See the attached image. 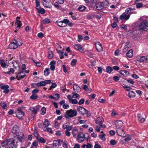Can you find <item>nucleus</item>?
<instances>
[{
	"mask_svg": "<svg viewBox=\"0 0 148 148\" xmlns=\"http://www.w3.org/2000/svg\"><path fill=\"white\" fill-rule=\"evenodd\" d=\"M15 26L16 29H18L21 26V22L19 20V18L17 17L16 19Z\"/></svg>",
	"mask_w": 148,
	"mask_h": 148,
	"instance_id": "20",
	"label": "nucleus"
},
{
	"mask_svg": "<svg viewBox=\"0 0 148 148\" xmlns=\"http://www.w3.org/2000/svg\"><path fill=\"white\" fill-rule=\"evenodd\" d=\"M137 60L140 62H148V56H138L136 58Z\"/></svg>",
	"mask_w": 148,
	"mask_h": 148,
	"instance_id": "7",
	"label": "nucleus"
},
{
	"mask_svg": "<svg viewBox=\"0 0 148 148\" xmlns=\"http://www.w3.org/2000/svg\"><path fill=\"white\" fill-rule=\"evenodd\" d=\"M80 89V87L76 84L73 85V90L75 92L78 91Z\"/></svg>",
	"mask_w": 148,
	"mask_h": 148,
	"instance_id": "33",
	"label": "nucleus"
},
{
	"mask_svg": "<svg viewBox=\"0 0 148 148\" xmlns=\"http://www.w3.org/2000/svg\"><path fill=\"white\" fill-rule=\"evenodd\" d=\"M67 98L69 99V102L73 104H75L78 103V101L76 99H73L70 95H68Z\"/></svg>",
	"mask_w": 148,
	"mask_h": 148,
	"instance_id": "17",
	"label": "nucleus"
},
{
	"mask_svg": "<svg viewBox=\"0 0 148 148\" xmlns=\"http://www.w3.org/2000/svg\"><path fill=\"white\" fill-rule=\"evenodd\" d=\"M90 1L91 4L92 5V6L95 5L97 3L96 0H90Z\"/></svg>",
	"mask_w": 148,
	"mask_h": 148,
	"instance_id": "62",
	"label": "nucleus"
},
{
	"mask_svg": "<svg viewBox=\"0 0 148 148\" xmlns=\"http://www.w3.org/2000/svg\"><path fill=\"white\" fill-rule=\"evenodd\" d=\"M44 75L45 76H48L50 73L49 69V68H46L44 71Z\"/></svg>",
	"mask_w": 148,
	"mask_h": 148,
	"instance_id": "35",
	"label": "nucleus"
},
{
	"mask_svg": "<svg viewBox=\"0 0 148 148\" xmlns=\"http://www.w3.org/2000/svg\"><path fill=\"white\" fill-rule=\"evenodd\" d=\"M74 49L77 51H80L81 52H84V50L82 47L81 45L79 44H77L74 46Z\"/></svg>",
	"mask_w": 148,
	"mask_h": 148,
	"instance_id": "13",
	"label": "nucleus"
},
{
	"mask_svg": "<svg viewBox=\"0 0 148 148\" xmlns=\"http://www.w3.org/2000/svg\"><path fill=\"white\" fill-rule=\"evenodd\" d=\"M53 5L55 8H60L61 7L60 5L59 4V3L57 2H55L53 4Z\"/></svg>",
	"mask_w": 148,
	"mask_h": 148,
	"instance_id": "55",
	"label": "nucleus"
},
{
	"mask_svg": "<svg viewBox=\"0 0 148 148\" xmlns=\"http://www.w3.org/2000/svg\"><path fill=\"white\" fill-rule=\"evenodd\" d=\"M56 64V62L54 60L51 61L50 64V69L52 71H54L55 69V65Z\"/></svg>",
	"mask_w": 148,
	"mask_h": 148,
	"instance_id": "24",
	"label": "nucleus"
},
{
	"mask_svg": "<svg viewBox=\"0 0 148 148\" xmlns=\"http://www.w3.org/2000/svg\"><path fill=\"white\" fill-rule=\"evenodd\" d=\"M38 98L36 94L32 95L30 97V98L31 99H35Z\"/></svg>",
	"mask_w": 148,
	"mask_h": 148,
	"instance_id": "50",
	"label": "nucleus"
},
{
	"mask_svg": "<svg viewBox=\"0 0 148 148\" xmlns=\"http://www.w3.org/2000/svg\"><path fill=\"white\" fill-rule=\"evenodd\" d=\"M139 29L140 30H148L147 22L146 20H144L139 25Z\"/></svg>",
	"mask_w": 148,
	"mask_h": 148,
	"instance_id": "4",
	"label": "nucleus"
},
{
	"mask_svg": "<svg viewBox=\"0 0 148 148\" xmlns=\"http://www.w3.org/2000/svg\"><path fill=\"white\" fill-rule=\"evenodd\" d=\"M133 51L131 49L129 51L126 53L127 56L129 58H131L133 56Z\"/></svg>",
	"mask_w": 148,
	"mask_h": 148,
	"instance_id": "28",
	"label": "nucleus"
},
{
	"mask_svg": "<svg viewBox=\"0 0 148 148\" xmlns=\"http://www.w3.org/2000/svg\"><path fill=\"white\" fill-rule=\"evenodd\" d=\"M119 73L125 77L127 76L129 74V72L126 70H121L119 71Z\"/></svg>",
	"mask_w": 148,
	"mask_h": 148,
	"instance_id": "25",
	"label": "nucleus"
},
{
	"mask_svg": "<svg viewBox=\"0 0 148 148\" xmlns=\"http://www.w3.org/2000/svg\"><path fill=\"white\" fill-rule=\"evenodd\" d=\"M9 47L11 49H14L17 47V46L15 41L12 42L11 44L9 45Z\"/></svg>",
	"mask_w": 148,
	"mask_h": 148,
	"instance_id": "22",
	"label": "nucleus"
},
{
	"mask_svg": "<svg viewBox=\"0 0 148 148\" xmlns=\"http://www.w3.org/2000/svg\"><path fill=\"white\" fill-rule=\"evenodd\" d=\"M62 146L64 148H67V143L66 141H64L63 142Z\"/></svg>",
	"mask_w": 148,
	"mask_h": 148,
	"instance_id": "58",
	"label": "nucleus"
},
{
	"mask_svg": "<svg viewBox=\"0 0 148 148\" xmlns=\"http://www.w3.org/2000/svg\"><path fill=\"white\" fill-rule=\"evenodd\" d=\"M103 121V119L101 116H99L95 120V122L96 124L102 126V124Z\"/></svg>",
	"mask_w": 148,
	"mask_h": 148,
	"instance_id": "16",
	"label": "nucleus"
},
{
	"mask_svg": "<svg viewBox=\"0 0 148 148\" xmlns=\"http://www.w3.org/2000/svg\"><path fill=\"white\" fill-rule=\"evenodd\" d=\"M123 122L120 120L115 121L114 122V124L115 125V128L117 129L122 127L123 125Z\"/></svg>",
	"mask_w": 148,
	"mask_h": 148,
	"instance_id": "12",
	"label": "nucleus"
},
{
	"mask_svg": "<svg viewBox=\"0 0 148 148\" xmlns=\"http://www.w3.org/2000/svg\"><path fill=\"white\" fill-rule=\"evenodd\" d=\"M72 94L73 95L72 97V98L76 99L80 97V95L76 93L73 92L72 93Z\"/></svg>",
	"mask_w": 148,
	"mask_h": 148,
	"instance_id": "43",
	"label": "nucleus"
},
{
	"mask_svg": "<svg viewBox=\"0 0 148 148\" xmlns=\"http://www.w3.org/2000/svg\"><path fill=\"white\" fill-rule=\"evenodd\" d=\"M103 4H104V5H106V6L109 5H110V3H109V2H108V1L107 0H105L103 1Z\"/></svg>",
	"mask_w": 148,
	"mask_h": 148,
	"instance_id": "59",
	"label": "nucleus"
},
{
	"mask_svg": "<svg viewBox=\"0 0 148 148\" xmlns=\"http://www.w3.org/2000/svg\"><path fill=\"white\" fill-rule=\"evenodd\" d=\"M46 112V109L45 107H43L41 110V114L42 115H44Z\"/></svg>",
	"mask_w": 148,
	"mask_h": 148,
	"instance_id": "45",
	"label": "nucleus"
},
{
	"mask_svg": "<svg viewBox=\"0 0 148 148\" xmlns=\"http://www.w3.org/2000/svg\"><path fill=\"white\" fill-rule=\"evenodd\" d=\"M116 129V132L118 135L120 136H122L124 134V132L122 127Z\"/></svg>",
	"mask_w": 148,
	"mask_h": 148,
	"instance_id": "15",
	"label": "nucleus"
},
{
	"mask_svg": "<svg viewBox=\"0 0 148 148\" xmlns=\"http://www.w3.org/2000/svg\"><path fill=\"white\" fill-rule=\"evenodd\" d=\"M82 88L85 90L86 91H87L88 90V86L86 85H83Z\"/></svg>",
	"mask_w": 148,
	"mask_h": 148,
	"instance_id": "63",
	"label": "nucleus"
},
{
	"mask_svg": "<svg viewBox=\"0 0 148 148\" xmlns=\"http://www.w3.org/2000/svg\"><path fill=\"white\" fill-rule=\"evenodd\" d=\"M9 88V86L7 85L2 86L1 87V89L3 90L8 89Z\"/></svg>",
	"mask_w": 148,
	"mask_h": 148,
	"instance_id": "60",
	"label": "nucleus"
},
{
	"mask_svg": "<svg viewBox=\"0 0 148 148\" xmlns=\"http://www.w3.org/2000/svg\"><path fill=\"white\" fill-rule=\"evenodd\" d=\"M113 69L110 66H107L106 69V71L108 73H110L113 71Z\"/></svg>",
	"mask_w": 148,
	"mask_h": 148,
	"instance_id": "42",
	"label": "nucleus"
},
{
	"mask_svg": "<svg viewBox=\"0 0 148 148\" xmlns=\"http://www.w3.org/2000/svg\"><path fill=\"white\" fill-rule=\"evenodd\" d=\"M58 25L60 27H64L66 26L67 25L69 26L72 27L73 25V24L70 22L67 19H64L63 21H56Z\"/></svg>",
	"mask_w": 148,
	"mask_h": 148,
	"instance_id": "1",
	"label": "nucleus"
},
{
	"mask_svg": "<svg viewBox=\"0 0 148 148\" xmlns=\"http://www.w3.org/2000/svg\"><path fill=\"white\" fill-rule=\"evenodd\" d=\"M130 17V15L126 14L125 13H123L120 16V18L121 20L124 19L125 20H128Z\"/></svg>",
	"mask_w": 148,
	"mask_h": 148,
	"instance_id": "19",
	"label": "nucleus"
},
{
	"mask_svg": "<svg viewBox=\"0 0 148 148\" xmlns=\"http://www.w3.org/2000/svg\"><path fill=\"white\" fill-rule=\"evenodd\" d=\"M0 105L3 109H6L7 108V106L6 103L1 101L0 103Z\"/></svg>",
	"mask_w": 148,
	"mask_h": 148,
	"instance_id": "30",
	"label": "nucleus"
},
{
	"mask_svg": "<svg viewBox=\"0 0 148 148\" xmlns=\"http://www.w3.org/2000/svg\"><path fill=\"white\" fill-rule=\"evenodd\" d=\"M16 44L17 45L21 46L22 44V41L20 39H18L16 41L14 40Z\"/></svg>",
	"mask_w": 148,
	"mask_h": 148,
	"instance_id": "38",
	"label": "nucleus"
},
{
	"mask_svg": "<svg viewBox=\"0 0 148 148\" xmlns=\"http://www.w3.org/2000/svg\"><path fill=\"white\" fill-rule=\"evenodd\" d=\"M131 138L130 136L125 137L124 139L122 140V142L124 144H126V142L130 141L131 140Z\"/></svg>",
	"mask_w": 148,
	"mask_h": 148,
	"instance_id": "31",
	"label": "nucleus"
},
{
	"mask_svg": "<svg viewBox=\"0 0 148 148\" xmlns=\"http://www.w3.org/2000/svg\"><path fill=\"white\" fill-rule=\"evenodd\" d=\"M37 140L39 142L42 143H46V140L41 137H40L39 138H37Z\"/></svg>",
	"mask_w": 148,
	"mask_h": 148,
	"instance_id": "36",
	"label": "nucleus"
},
{
	"mask_svg": "<svg viewBox=\"0 0 148 148\" xmlns=\"http://www.w3.org/2000/svg\"><path fill=\"white\" fill-rule=\"evenodd\" d=\"M38 143L36 142H34L32 143V147L33 148H37V146L38 145Z\"/></svg>",
	"mask_w": 148,
	"mask_h": 148,
	"instance_id": "52",
	"label": "nucleus"
},
{
	"mask_svg": "<svg viewBox=\"0 0 148 148\" xmlns=\"http://www.w3.org/2000/svg\"><path fill=\"white\" fill-rule=\"evenodd\" d=\"M50 22L48 18H45L43 21L44 24H46L49 23Z\"/></svg>",
	"mask_w": 148,
	"mask_h": 148,
	"instance_id": "56",
	"label": "nucleus"
},
{
	"mask_svg": "<svg viewBox=\"0 0 148 148\" xmlns=\"http://www.w3.org/2000/svg\"><path fill=\"white\" fill-rule=\"evenodd\" d=\"M8 146L7 140H5L0 144V148H6Z\"/></svg>",
	"mask_w": 148,
	"mask_h": 148,
	"instance_id": "26",
	"label": "nucleus"
},
{
	"mask_svg": "<svg viewBox=\"0 0 148 148\" xmlns=\"http://www.w3.org/2000/svg\"><path fill=\"white\" fill-rule=\"evenodd\" d=\"M123 87L127 91H130L132 89L129 86H123Z\"/></svg>",
	"mask_w": 148,
	"mask_h": 148,
	"instance_id": "51",
	"label": "nucleus"
},
{
	"mask_svg": "<svg viewBox=\"0 0 148 148\" xmlns=\"http://www.w3.org/2000/svg\"><path fill=\"white\" fill-rule=\"evenodd\" d=\"M38 12L42 14H44L45 13V10L43 8H40L38 11Z\"/></svg>",
	"mask_w": 148,
	"mask_h": 148,
	"instance_id": "57",
	"label": "nucleus"
},
{
	"mask_svg": "<svg viewBox=\"0 0 148 148\" xmlns=\"http://www.w3.org/2000/svg\"><path fill=\"white\" fill-rule=\"evenodd\" d=\"M104 6V4L103 2H99L97 4L96 9L98 10H101L103 8Z\"/></svg>",
	"mask_w": 148,
	"mask_h": 148,
	"instance_id": "21",
	"label": "nucleus"
},
{
	"mask_svg": "<svg viewBox=\"0 0 148 148\" xmlns=\"http://www.w3.org/2000/svg\"><path fill=\"white\" fill-rule=\"evenodd\" d=\"M17 110V117L20 119H23L25 115L24 113L22 111V109L20 108H18Z\"/></svg>",
	"mask_w": 148,
	"mask_h": 148,
	"instance_id": "8",
	"label": "nucleus"
},
{
	"mask_svg": "<svg viewBox=\"0 0 148 148\" xmlns=\"http://www.w3.org/2000/svg\"><path fill=\"white\" fill-rule=\"evenodd\" d=\"M77 110L79 112L82 114H87L88 112V111L85 108L80 106L77 107Z\"/></svg>",
	"mask_w": 148,
	"mask_h": 148,
	"instance_id": "10",
	"label": "nucleus"
},
{
	"mask_svg": "<svg viewBox=\"0 0 148 148\" xmlns=\"http://www.w3.org/2000/svg\"><path fill=\"white\" fill-rule=\"evenodd\" d=\"M11 132L14 137H15L19 133V127L17 125H14L12 128Z\"/></svg>",
	"mask_w": 148,
	"mask_h": 148,
	"instance_id": "6",
	"label": "nucleus"
},
{
	"mask_svg": "<svg viewBox=\"0 0 148 148\" xmlns=\"http://www.w3.org/2000/svg\"><path fill=\"white\" fill-rule=\"evenodd\" d=\"M72 132L73 136L75 137L78 133V131L77 128L75 127L72 129Z\"/></svg>",
	"mask_w": 148,
	"mask_h": 148,
	"instance_id": "27",
	"label": "nucleus"
},
{
	"mask_svg": "<svg viewBox=\"0 0 148 148\" xmlns=\"http://www.w3.org/2000/svg\"><path fill=\"white\" fill-rule=\"evenodd\" d=\"M36 85L38 87L45 86V82H44V81H40L39 82H38L36 83Z\"/></svg>",
	"mask_w": 148,
	"mask_h": 148,
	"instance_id": "34",
	"label": "nucleus"
},
{
	"mask_svg": "<svg viewBox=\"0 0 148 148\" xmlns=\"http://www.w3.org/2000/svg\"><path fill=\"white\" fill-rule=\"evenodd\" d=\"M105 134H103L101 135H100L99 136V138L101 139L102 140H105L106 138L105 137Z\"/></svg>",
	"mask_w": 148,
	"mask_h": 148,
	"instance_id": "47",
	"label": "nucleus"
},
{
	"mask_svg": "<svg viewBox=\"0 0 148 148\" xmlns=\"http://www.w3.org/2000/svg\"><path fill=\"white\" fill-rule=\"evenodd\" d=\"M135 93L133 91H131L129 93V96L131 98L134 97Z\"/></svg>",
	"mask_w": 148,
	"mask_h": 148,
	"instance_id": "46",
	"label": "nucleus"
},
{
	"mask_svg": "<svg viewBox=\"0 0 148 148\" xmlns=\"http://www.w3.org/2000/svg\"><path fill=\"white\" fill-rule=\"evenodd\" d=\"M110 143L113 145H114L116 143V141L114 140H112L110 142Z\"/></svg>",
	"mask_w": 148,
	"mask_h": 148,
	"instance_id": "64",
	"label": "nucleus"
},
{
	"mask_svg": "<svg viewBox=\"0 0 148 148\" xmlns=\"http://www.w3.org/2000/svg\"><path fill=\"white\" fill-rule=\"evenodd\" d=\"M53 96L54 99L56 100L58 99L60 97L59 94L58 93L54 95Z\"/></svg>",
	"mask_w": 148,
	"mask_h": 148,
	"instance_id": "54",
	"label": "nucleus"
},
{
	"mask_svg": "<svg viewBox=\"0 0 148 148\" xmlns=\"http://www.w3.org/2000/svg\"><path fill=\"white\" fill-rule=\"evenodd\" d=\"M137 117L138 120L140 123H143L145 121V119L142 117V115L140 114H137Z\"/></svg>",
	"mask_w": 148,
	"mask_h": 148,
	"instance_id": "23",
	"label": "nucleus"
},
{
	"mask_svg": "<svg viewBox=\"0 0 148 148\" xmlns=\"http://www.w3.org/2000/svg\"><path fill=\"white\" fill-rule=\"evenodd\" d=\"M95 47L96 49L98 52L103 50L102 45L99 42H96Z\"/></svg>",
	"mask_w": 148,
	"mask_h": 148,
	"instance_id": "18",
	"label": "nucleus"
},
{
	"mask_svg": "<svg viewBox=\"0 0 148 148\" xmlns=\"http://www.w3.org/2000/svg\"><path fill=\"white\" fill-rule=\"evenodd\" d=\"M41 3L45 7L48 8H51L53 5L51 0H42Z\"/></svg>",
	"mask_w": 148,
	"mask_h": 148,
	"instance_id": "5",
	"label": "nucleus"
},
{
	"mask_svg": "<svg viewBox=\"0 0 148 148\" xmlns=\"http://www.w3.org/2000/svg\"><path fill=\"white\" fill-rule=\"evenodd\" d=\"M0 64L2 67L6 68L9 65V62L7 60L1 59L0 60Z\"/></svg>",
	"mask_w": 148,
	"mask_h": 148,
	"instance_id": "9",
	"label": "nucleus"
},
{
	"mask_svg": "<svg viewBox=\"0 0 148 148\" xmlns=\"http://www.w3.org/2000/svg\"><path fill=\"white\" fill-rule=\"evenodd\" d=\"M42 129L44 131L48 132L51 134L53 133L52 130L51 128L45 127H43Z\"/></svg>",
	"mask_w": 148,
	"mask_h": 148,
	"instance_id": "29",
	"label": "nucleus"
},
{
	"mask_svg": "<svg viewBox=\"0 0 148 148\" xmlns=\"http://www.w3.org/2000/svg\"><path fill=\"white\" fill-rule=\"evenodd\" d=\"M57 52L58 53L60 58H62L64 57V52L60 50H57Z\"/></svg>",
	"mask_w": 148,
	"mask_h": 148,
	"instance_id": "40",
	"label": "nucleus"
},
{
	"mask_svg": "<svg viewBox=\"0 0 148 148\" xmlns=\"http://www.w3.org/2000/svg\"><path fill=\"white\" fill-rule=\"evenodd\" d=\"M127 81L129 83L132 84V86H133L134 83V82L132 79H127Z\"/></svg>",
	"mask_w": 148,
	"mask_h": 148,
	"instance_id": "61",
	"label": "nucleus"
},
{
	"mask_svg": "<svg viewBox=\"0 0 148 148\" xmlns=\"http://www.w3.org/2000/svg\"><path fill=\"white\" fill-rule=\"evenodd\" d=\"M8 146V148H16L17 142L13 138H11L7 140Z\"/></svg>",
	"mask_w": 148,
	"mask_h": 148,
	"instance_id": "3",
	"label": "nucleus"
},
{
	"mask_svg": "<svg viewBox=\"0 0 148 148\" xmlns=\"http://www.w3.org/2000/svg\"><path fill=\"white\" fill-rule=\"evenodd\" d=\"M53 56V52L51 51H49L48 52V58L49 59L52 58Z\"/></svg>",
	"mask_w": 148,
	"mask_h": 148,
	"instance_id": "37",
	"label": "nucleus"
},
{
	"mask_svg": "<svg viewBox=\"0 0 148 148\" xmlns=\"http://www.w3.org/2000/svg\"><path fill=\"white\" fill-rule=\"evenodd\" d=\"M16 138L17 139L19 142H22L24 141L25 137L24 134L23 133L18 134V135L16 136Z\"/></svg>",
	"mask_w": 148,
	"mask_h": 148,
	"instance_id": "11",
	"label": "nucleus"
},
{
	"mask_svg": "<svg viewBox=\"0 0 148 148\" xmlns=\"http://www.w3.org/2000/svg\"><path fill=\"white\" fill-rule=\"evenodd\" d=\"M29 110L32 111L34 114H35L37 112V110L33 107L30 108Z\"/></svg>",
	"mask_w": 148,
	"mask_h": 148,
	"instance_id": "48",
	"label": "nucleus"
},
{
	"mask_svg": "<svg viewBox=\"0 0 148 148\" xmlns=\"http://www.w3.org/2000/svg\"><path fill=\"white\" fill-rule=\"evenodd\" d=\"M77 114V112L76 110L71 109L67 111L65 116L66 118L69 119L71 117L76 116Z\"/></svg>",
	"mask_w": 148,
	"mask_h": 148,
	"instance_id": "2",
	"label": "nucleus"
},
{
	"mask_svg": "<svg viewBox=\"0 0 148 148\" xmlns=\"http://www.w3.org/2000/svg\"><path fill=\"white\" fill-rule=\"evenodd\" d=\"M135 8H129L126 9L125 11V12L127 14L129 13L130 14V12L132 10H135Z\"/></svg>",
	"mask_w": 148,
	"mask_h": 148,
	"instance_id": "39",
	"label": "nucleus"
},
{
	"mask_svg": "<svg viewBox=\"0 0 148 148\" xmlns=\"http://www.w3.org/2000/svg\"><path fill=\"white\" fill-rule=\"evenodd\" d=\"M49 125V123L48 120L45 119V120L44 122L43 123V125L45 127H48Z\"/></svg>",
	"mask_w": 148,
	"mask_h": 148,
	"instance_id": "44",
	"label": "nucleus"
},
{
	"mask_svg": "<svg viewBox=\"0 0 148 148\" xmlns=\"http://www.w3.org/2000/svg\"><path fill=\"white\" fill-rule=\"evenodd\" d=\"M14 71V70L13 68H10L9 71L8 72H4V73L5 74H10L11 73H13Z\"/></svg>",
	"mask_w": 148,
	"mask_h": 148,
	"instance_id": "41",
	"label": "nucleus"
},
{
	"mask_svg": "<svg viewBox=\"0 0 148 148\" xmlns=\"http://www.w3.org/2000/svg\"><path fill=\"white\" fill-rule=\"evenodd\" d=\"M136 7L137 8H142L143 7V4L140 3H137L136 5Z\"/></svg>",
	"mask_w": 148,
	"mask_h": 148,
	"instance_id": "53",
	"label": "nucleus"
},
{
	"mask_svg": "<svg viewBox=\"0 0 148 148\" xmlns=\"http://www.w3.org/2000/svg\"><path fill=\"white\" fill-rule=\"evenodd\" d=\"M86 7L85 6L83 5H80L78 8V10L80 11H83L86 10Z\"/></svg>",
	"mask_w": 148,
	"mask_h": 148,
	"instance_id": "32",
	"label": "nucleus"
},
{
	"mask_svg": "<svg viewBox=\"0 0 148 148\" xmlns=\"http://www.w3.org/2000/svg\"><path fill=\"white\" fill-rule=\"evenodd\" d=\"M78 141L79 143L82 142L85 138V135L82 132L79 133L77 136Z\"/></svg>",
	"mask_w": 148,
	"mask_h": 148,
	"instance_id": "14",
	"label": "nucleus"
},
{
	"mask_svg": "<svg viewBox=\"0 0 148 148\" xmlns=\"http://www.w3.org/2000/svg\"><path fill=\"white\" fill-rule=\"evenodd\" d=\"M77 62V60L76 59H73L71 62V65L72 66H74L75 65Z\"/></svg>",
	"mask_w": 148,
	"mask_h": 148,
	"instance_id": "49",
	"label": "nucleus"
}]
</instances>
